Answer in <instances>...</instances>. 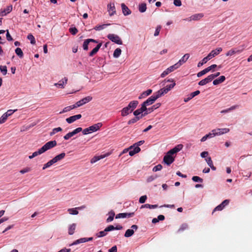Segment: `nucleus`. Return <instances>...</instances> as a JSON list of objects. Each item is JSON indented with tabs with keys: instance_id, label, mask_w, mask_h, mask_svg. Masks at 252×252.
Here are the masks:
<instances>
[{
	"instance_id": "54",
	"label": "nucleus",
	"mask_w": 252,
	"mask_h": 252,
	"mask_svg": "<svg viewBox=\"0 0 252 252\" xmlns=\"http://www.w3.org/2000/svg\"><path fill=\"white\" fill-rule=\"evenodd\" d=\"M183 147V145L182 144H179L173 148L175 150V152L176 153L179 152L180 150L182 149Z\"/></svg>"
},
{
	"instance_id": "60",
	"label": "nucleus",
	"mask_w": 252,
	"mask_h": 252,
	"mask_svg": "<svg viewBox=\"0 0 252 252\" xmlns=\"http://www.w3.org/2000/svg\"><path fill=\"white\" fill-rule=\"evenodd\" d=\"M147 198V197L146 195H143L140 197L139 201L140 203H144L146 201Z\"/></svg>"
},
{
	"instance_id": "17",
	"label": "nucleus",
	"mask_w": 252,
	"mask_h": 252,
	"mask_svg": "<svg viewBox=\"0 0 252 252\" xmlns=\"http://www.w3.org/2000/svg\"><path fill=\"white\" fill-rule=\"evenodd\" d=\"M134 146V145L133 146H130L129 148V155L130 156H133L140 151V148L139 147H133Z\"/></svg>"
},
{
	"instance_id": "18",
	"label": "nucleus",
	"mask_w": 252,
	"mask_h": 252,
	"mask_svg": "<svg viewBox=\"0 0 252 252\" xmlns=\"http://www.w3.org/2000/svg\"><path fill=\"white\" fill-rule=\"evenodd\" d=\"M168 92L169 91H168V89L164 87L160 89L159 91H157L154 94L158 97V98L164 94H167Z\"/></svg>"
},
{
	"instance_id": "16",
	"label": "nucleus",
	"mask_w": 252,
	"mask_h": 252,
	"mask_svg": "<svg viewBox=\"0 0 252 252\" xmlns=\"http://www.w3.org/2000/svg\"><path fill=\"white\" fill-rule=\"evenodd\" d=\"M204 16V15L203 13H197L195 14L194 15H192L190 17H189L188 20L189 21H191L192 20L193 21H197L200 20L201 18H202Z\"/></svg>"
},
{
	"instance_id": "29",
	"label": "nucleus",
	"mask_w": 252,
	"mask_h": 252,
	"mask_svg": "<svg viewBox=\"0 0 252 252\" xmlns=\"http://www.w3.org/2000/svg\"><path fill=\"white\" fill-rule=\"evenodd\" d=\"M152 93V90L151 89H148L146 91L143 92L139 96V99H141L144 98L149 95H150Z\"/></svg>"
},
{
	"instance_id": "5",
	"label": "nucleus",
	"mask_w": 252,
	"mask_h": 252,
	"mask_svg": "<svg viewBox=\"0 0 252 252\" xmlns=\"http://www.w3.org/2000/svg\"><path fill=\"white\" fill-rule=\"evenodd\" d=\"M174 161V157L167 153L163 157V162L167 165H170Z\"/></svg>"
},
{
	"instance_id": "26",
	"label": "nucleus",
	"mask_w": 252,
	"mask_h": 252,
	"mask_svg": "<svg viewBox=\"0 0 252 252\" xmlns=\"http://www.w3.org/2000/svg\"><path fill=\"white\" fill-rule=\"evenodd\" d=\"M212 77H211L210 75H209L206 78L202 79L199 82L198 85L200 86H203L206 85L207 83L211 82L213 80L212 79Z\"/></svg>"
},
{
	"instance_id": "50",
	"label": "nucleus",
	"mask_w": 252,
	"mask_h": 252,
	"mask_svg": "<svg viewBox=\"0 0 252 252\" xmlns=\"http://www.w3.org/2000/svg\"><path fill=\"white\" fill-rule=\"evenodd\" d=\"M28 39L30 41L31 43L34 44L35 43V40L34 36L32 34H29L27 37Z\"/></svg>"
},
{
	"instance_id": "58",
	"label": "nucleus",
	"mask_w": 252,
	"mask_h": 252,
	"mask_svg": "<svg viewBox=\"0 0 252 252\" xmlns=\"http://www.w3.org/2000/svg\"><path fill=\"white\" fill-rule=\"evenodd\" d=\"M31 168L30 167H26L20 171V173L21 174H25L26 173L29 172L31 171Z\"/></svg>"
},
{
	"instance_id": "20",
	"label": "nucleus",
	"mask_w": 252,
	"mask_h": 252,
	"mask_svg": "<svg viewBox=\"0 0 252 252\" xmlns=\"http://www.w3.org/2000/svg\"><path fill=\"white\" fill-rule=\"evenodd\" d=\"M81 117H82V115L81 114L74 115V116H71V117L67 118L66 119V121L68 124H71V123L74 122V121H75L76 120L80 119Z\"/></svg>"
},
{
	"instance_id": "33",
	"label": "nucleus",
	"mask_w": 252,
	"mask_h": 252,
	"mask_svg": "<svg viewBox=\"0 0 252 252\" xmlns=\"http://www.w3.org/2000/svg\"><path fill=\"white\" fill-rule=\"evenodd\" d=\"M160 106V103H157L153 106H152L151 107L148 108V112H147L146 113H148V114L150 113L151 112H153L154 110L157 109Z\"/></svg>"
},
{
	"instance_id": "56",
	"label": "nucleus",
	"mask_w": 252,
	"mask_h": 252,
	"mask_svg": "<svg viewBox=\"0 0 252 252\" xmlns=\"http://www.w3.org/2000/svg\"><path fill=\"white\" fill-rule=\"evenodd\" d=\"M162 168V166L161 164H159L155 166L153 168V171L154 172H157L158 171H160L161 170Z\"/></svg>"
},
{
	"instance_id": "7",
	"label": "nucleus",
	"mask_w": 252,
	"mask_h": 252,
	"mask_svg": "<svg viewBox=\"0 0 252 252\" xmlns=\"http://www.w3.org/2000/svg\"><path fill=\"white\" fill-rule=\"evenodd\" d=\"M222 49L221 48L219 47L216 48L215 50H212L207 56L208 58L211 60L212 58L215 57L217 55H219Z\"/></svg>"
},
{
	"instance_id": "6",
	"label": "nucleus",
	"mask_w": 252,
	"mask_h": 252,
	"mask_svg": "<svg viewBox=\"0 0 252 252\" xmlns=\"http://www.w3.org/2000/svg\"><path fill=\"white\" fill-rule=\"evenodd\" d=\"M217 65L215 64L211 65V66L206 68L204 70L199 72L197 74V77H200L203 76V75L205 74L206 73H207V72H208L209 71L211 70L212 69H214V68H215L216 67H217Z\"/></svg>"
},
{
	"instance_id": "8",
	"label": "nucleus",
	"mask_w": 252,
	"mask_h": 252,
	"mask_svg": "<svg viewBox=\"0 0 252 252\" xmlns=\"http://www.w3.org/2000/svg\"><path fill=\"white\" fill-rule=\"evenodd\" d=\"M107 10L109 13V15L112 16L116 14V8L114 3H109L107 4Z\"/></svg>"
},
{
	"instance_id": "24",
	"label": "nucleus",
	"mask_w": 252,
	"mask_h": 252,
	"mask_svg": "<svg viewBox=\"0 0 252 252\" xmlns=\"http://www.w3.org/2000/svg\"><path fill=\"white\" fill-rule=\"evenodd\" d=\"M200 91L199 90H197L194 92L191 93L190 94H189V97L187 98H184V101L185 102H188L189 100H190L191 99L193 98L194 96L200 94Z\"/></svg>"
},
{
	"instance_id": "59",
	"label": "nucleus",
	"mask_w": 252,
	"mask_h": 252,
	"mask_svg": "<svg viewBox=\"0 0 252 252\" xmlns=\"http://www.w3.org/2000/svg\"><path fill=\"white\" fill-rule=\"evenodd\" d=\"M81 131H82V128L81 127H78L73 130L71 132L72 134H73V135H74L76 134L81 132Z\"/></svg>"
},
{
	"instance_id": "32",
	"label": "nucleus",
	"mask_w": 252,
	"mask_h": 252,
	"mask_svg": "<svg viewBox=\"0 0 252 252\" xmlns=\"http://www.w3.org/2000/svg\"><path fill=\"white\" fill-rule=\"evenodd\" d=\"M80 207L70 208L67 210V211L71 215H77L78 214V211L77 210V209H80Z\"/></svg>"
},
{
	"instance_id": "11",
	"label": "nucleus",
	"mask_w": 252,
	"mask_h": 252,
	"mask_svg": "<svg viewBox=\"0 0 252 252\" xmlns=\"http://www.w3.org/2000/svg\"><path fill=\"white\" fill-rule=\"evenodd\" d=\"M229 131V129L227 128H217L213 130V132H215L216 135H220L226 133Z\"/></svg>"
},
{
	"instance_id": "43",
	"label": "nucleus",
	"mask_w": 252,
	"mask_h": 252,
	"mask_svg": "<svg viewBox=\"0 0 252 252\" xmlns=\"http://www.w3.org/2000/svg\"><path fill=\"white\" fill-rule=\"evenodd\" d=\"M15 53L17 56H18L20 58H22L23 57V53L21 49L20 48H17L15 49Z\"/></svg>"
},
{
	"instance_id": "31",
	"label": "nucleus",
	"mask_w": 252,
	"mask_h": 252,
	"mask_svg": "<svg viewBox=\"0 0 252 252\" xmlns=\"http://www.w3.org/2000/svg\"><path fill=\"white\" fill-rule=\"evenodd\" d=\"M109 216L106 220L107 222H111L113 220L115 214L113 210H111L109 212Z\"/></svg>"
},
{
	"instance_id": "14",
	"label": "nucleus",
	"mask_w": 252,
	"mask_h": 252,
	"mask_svg": "<svg viewBox=\"0 0 252 252\" xmlns=\"http://www.w3.org/2000/svg\"><path fill=\"white\" fill-rule=\"evenodd\" d=\"M90 42L98 43V41L94 39H87L85 40L83 44V48L84 50H88V45Z\"/></svg>"
},
{
	"instance_id": "35",
	"label": "nucleus",
	"mask_w": 252,
	"mask_h": 252,
	"mask_svg": "<svg viewBox=\"0 0 252 252\" xmlns=\"http://www.w3.org/2000/svg\"><path fill=\"white\" fill-rule=\"evenodd\" d=\"M105 157V156H95L91 159V163H94L98 160L104 158Z\"/></svg>"
},
{
	"instance_id": "62",
	"label": "nucleus",
	"mask_w": 252,
	"mask_h": 252,
	"mask_svg": "<svg viewBox=\"0 0 252 252\" xmlns=\"http://www.w3.org/2000/svg\"><path fill=\"white\" fill-rule=\"evenodd\" d=\"M229 203V200L228 199L224 200L223 201L221 202L220 205L222 207V208H224L225 206L227 205Z\"/></svg>"
},
{
	"instance_id": "30",
	"label": "nucleus",
	"mask_w": 252,
	"mask_h": 252,
	"mask_svg": "<svg viewBox=\"0 0 252 252\" xmlns=\"http://www.w3.org/2000/svg\"><path fill=\"white\" fill-rule=\"evenodd\" d=\"M86 242V240L85 238H81L78 240H75L74 242H73L71 244H70L69 246H73L75 245H77L80 243H83Z\"/></svg>"
},
{
	"instance_id": "46",
	"label": "nucleus",
	"mask_w": 252,
	"mask_h": 252,
	"mask_svg": "<svg viewBox=\"0 0 252 252\" xmlns=\"http://www.w3.org/2000/svg\"><path fill=\"white\" fill-rule=\"evenodd\" d=\"M56 145L57 142L55 140L49 141L48 143V149L52 148L56 146Z\"/></svg>"
},
{
	"instance_id": "44",
	"label": "nucleus",
	"mask_w": 252,
	"mask_h": 252,
	"mask_svg": "<svg viewBox=\"0 0 252 252\" xmlns=\"http://www.w3.org/2000/svg\"><path fill=\"white\" fill-rule=\"evenodd\" d=\"M65 156V154L64 153H62L57 156H56L54 158L57 161H60L63 159Z\"/></svg>"
},
{
	"instance_id": "21",
	"label": "nucleus",
	"mask_w": 252,
	"mask_h": 252,
	"mask_svg": "<svg viewBox=\"0 0 252 252\" xmlns=\"http://www.w3.org/2000/svg\"><path fill=\"white\" fill-rule=\"evenodd\" d=\"M123 13L124 15L126 16L131 14V11L128 7L126 5L125 3L121 4Z\"/></svg>"
},
{
	"instance_id": "42",
	"label": "nucleus",
	"mask_w": 252,
	"mask_h": 252,
	"mask_svg": "<svg viewBox=\"0 0 252 252\" xmlns=\"http://www.w3.org/2000/svg\"><path fill=\"white\" fill-rule=\"evenodd\" d=\"M209 60V59L208 58L207 56L204 58L201 61H200L197 64V66L198 67L201 66L204 63H206Z\"/></svg>"
},
{
	"instance_id": "49",
	"label": "nucleus",
	"mask_w": 252,
	"mask_h": 252,
	"mask_svg": "<svg viewBox=\"0 0 252 252\" xmlns=\"http://www.w3.org/2000/svg\"><path fill=\"white\" fill-rule=\"evenodd\" d=\"M69 32L72 34L75 35L78 32L77 28L75 27H71L69 29Z\"/></svg>"
},
{
	"instance_id": "37",
	"label": "nucleus",
	"mask_w": 252,
	"mask_h": 252,
	"mask_svg": "<svg viewBox=\"0 0 252 252\" xmlns=\"http://www.w3.org/2000/svg\"><path fill=\"white\" fill-rule=\"evenodd\" d=\"M110 24H103L101 25H97L94 28V29L96 31H100L104 28H105L107 26L110 25Z\"/></svg>"
},
{
	"instance_id": "34",
	"label": "nucleus",
	"mask_w": 252,
	"mask_h": 252,
	"mask_svg": "<svg viewBox=\"0 0 252 252\" xmlns=\"http://www.w3.org/2000/svg\"><path fill=\"white\" fill-rule=\"evenodd\" d=\"M147 9L146 4L145 3H142L139 5V11L140 12H144Z\"/></svg>"
},
{
	"instance_id": "45",
	"label": "nucleus",
	"mask_w": 252,
	"mask_h": 252,
	"mask_svg": "<svg viewBox=\"0 0 252 252\" xmlns=\"http://www.w3.org/2000/svg\"><path fill=\"white\" fill-rule=\"evenodd\" d=\"M62 131V128L60 127L54 128L52 131L50 133V135L52 136L58 132Z\"/></svg>"
},
{
	"instance_id": "63",
	"label": "nucleus",
	"mask_w": 252,
	"mask_h": 252,
	"mask_svg": "<svg viewBox=\"0 0 252 252\" xmlns=\"http://www.w3.org/2000/svg\"><path fill=\"white\" fill-rule=\"evenodd\" d=\"M229 203V200L228 199L224 200L223 201L221 202L220 205L222 207V208H224L225 206L227 205Z\"/></svg>"
},
{
	"instance_id": "27",
	"label": "nucleus",
	"mask_w": 252,
	"mask_h": 252,
	"mask_svg": "<svg viewBox=\"0 0 252 252\" xmlns=\"http://www.w3.org/2000/svg\"><path fill=\"white\" fill-rule=\"evenodd\" d=\"M225 80V77L224 76H221L219 78L215 79L213 81V84L214 85H217L219 84H220L223 82Z\"/></svg>"
},
{
	"instance_id": "41",
	"label": "nucleus",
	"mask_w": 252,
	"mask_h": 252,
	"mask_svg": "<svg viewBox=\"0 0 252 252\" xmlns=\"http://www.w3.org/2000/svg\"><path fill=\"white\" fill-rule=\"evenodd\" d=\"M0 71L2 75H5L7 72V67L5 65H0Z\"/></svg>"
},
{
	"instance_id": "4",
	"label": "nucleus",
	"mask_w": 252,
	"mask_h": 252,
	"mask_svg": "<svg viewBox=\"0 0 252 252\" xmlns=\"http://www.w3.org/2000/svg\"><path fill=\"white\" fill-rule=\"evenodd\" d=\"M93 99V97L91 96H86L79 101H77L75 104L76 107H78L82 106L83 105L91 101Z\"/></svg>"
},
{
	"instance_id": "25",
	"label": "nucleus",
	"mask_w": 252,
	"mask_h": 252,
	"mask_svg": "<svg viewBox=\"0 0 252 252\" xmlns=\"http://www.w3.org/2000/svg\"><path fill=\"white\" fill-rule=\"evenodd\" d=\"M102 125L101 123H98L97 124H94L89 127V130H90L91 132L96 131L100 128Z\"/></svg>"
},
{
	"instance_id": "64",
	"label": "nucleus",
	"mask_w": 252,
	"mask_h": 252,
	"mask_svg": "<svg viewBox=\"0 0 252 252\" xmlns=\"http://www.w3.org/2000/svg\"><path fill=\"white\" fill-rule=\"evenodd\" d=\"M98 50L95 47L93 49V50L90 52L89 56L91 57L93 56L94 55H95L97 52Z\"/></svg>"
},
{
	"instance_id": "38",
	"label": "nucleus",
	"mask_w": 252,
	"mask_h": 252,
	"mask_svg": "<svg viewBox=\"0 0 252 252\" xmlns=\"http://www.w3.org/2000/svg\"><path fill=\"white\" fill-rule=\"evenodd\" d=\"M168 82H173L172 84H170L169 85H166L165 88L168 89V91H169L172 89L176 85L175 82L174 81L173 79H169L167 80Z\"/></svg>"
},
{
	"instance_id": "19",
	"label": "nucleus",
	"mask_w": 252,
	"mask_h": 252,
	"mask_svg": "<svg viewBox=\"0 0 252 252\" xmlns=\"http://www.w3.org/2000/svg\"><path fill=\"white\" fill-rule=\"evenodd\" d=\"M148 114V113H144V114H142L140 116H135V117L131 119L129 121H128L127 123L128 125H131L134 124L139 121L140 119H141L143 117L145 116Z\"/></svg>"
},
{
	"instance_id": "36",
	"label": "nucleus",
	"mask_w": 252,
	"mask_h": 252,
	"mask_svg": "<svg viewBox=\"0 0 252 252\" xmlns=\"http://www.w3.org/2000/svg\"><path fill=\"white\" fill-rule=\"evenodd\" d=\"M121 53H122L121 49L119 48H117V49H116L115 50V51L114 52L113 57L114 58H117L120 56Z\"/></svg>"
},
{
	"instance_id": "12",
	"label": "nucleus",
	"mask_w": 252,
	"mask_h": 252,
	"mask_svg": "<svg viewBox=\"0 0 252 252\" xmlns=\"http://www.w3.org/2000/svg\"><path fill=\"white\" fill-rule=\"evenodd\" d=\"M68 79L66 77H64L62 80L59 81L57 83H55L54 86L59 88H64L65 84H67Z\"/></svg>"
},
{
	"instance_id": "47",
	"label": "nucleus",
	"mask_w": 252,
	"mask_h": 252,
	"mask_svg": "<svg viewBox=\"0 0 252 252\" xmlns=\"http://www.w3.org/2000/svg\"><path fill=\"white\" fill-rule=\"evenodd\" d=\"M107 234L106 231H105V229L103 231H101L98 233H97L95 235L97 237H102L106 236Z\"/></svg>"
},
{
	"instance_id": "40",
	"label": "nucleus",
	"mask_w": 252,
	"mask_h": 252,
	"mask_svg": "<svg viewBox=\"0 0 252 252\" xmlns=\"http://www.w3.org/2000/svg\"><path fill=\"white\" fill-rule=\"evenodd\" d=\"M158 207V205L157 204L155 205H151L149 204H146L141 206V208H147L149 209H155Z\"/></svg>"
},
{
	"instance_id": "10",
	"label": "nucleus",
	"mask_w": 252,
	"mask_h": 252,
	"mask_svg": "<svg viewBox=\"0 0 252 252\" xmlns=\"http://www.w3.org/2000/svg\"><path fill=\"white\" fill-rule=\"evenodd\" d=\"M134 215V212L132 213H123L117 214L115 217L116 219L126 218L132 217Z\"/></svg>"
},
{
	"instance_id": "13",
	"label": "nucleus",
	"mask_w": 252,
	"mask_h": 252,
	"mask_svg": "<svg viewBox=\"0 0 252 252\" xmlns=\"http://www.w3.org/2000/svg\"><path fill=\"white\" fill-rule=\"evenodd\" d=\"M158 99V97L156 95L154 94L153 95L149 97L144 103L146 105V106H149L153 104L155 101Z\"/></svg>"
},
{
	"instance_id": "39",
	"label": "nucleus",
	"mask_w": 252,
	"mask_h": 252,
	"mask_svg": "<svg viewBox=\"0 0 252 252\" xmlns=\"http://www.w3.org/2000/svg\"><path fill=\"white\" fill-rule=\"evenodd\" d=\"M179 67V66H178V65L177 63H175V64H174V65L170 66L168 68H167V71H168L169 73H170V72L173 71L174 70L178 68Z\"/></svg>"
},
{
	"instance_id": "9",
	"label": "nucleus",
	"mask_w": 252,
	"mask_h": 252,
	"mask_svg": "<svg viewBox=\"0 0 252 252\" xmlns=\"http://www.w3.org/2000/svg\"><path fill=\"white\" fill-rule=\"evenodd\" d=\"M131 228H132L131 229H128L126 231L125 237H129L131 236L134 232L133 229H135V230H137L138 229V226L135 224H133L131 226Z\"/></svg>"
},
{
	"instance_id": "15",
	"label": "nucleus",
	"mask_w": 252,
	"mask_h": 252,
	"mask_svg": "<svg viewBox=\"0 0 252 252\" xmlns=\"http://www.w3.org/2000/svg\"><path fill=\"white\" fill-rule=\"evenodd\" d=\"M12 10V6L9 5L6 7V8L1 9L0 10V16H4L6 15L8 13H10Z\"/></svg>"
},
{
	"instance_id": "23",
	"label": "nucleus",
	"mask_w": 252,
	"mask_h": 252,
	"mask_svg": "<svg viewBox=\"0 0 252 252\" xmlns=\"http://www.w3.org/2000/svg\"><path fill=\"white\" fill-rule=\"evenodd\" d=\"M189 54H186L176 63L180 67L182 64L186 63L189 57Z\"/></svg>"
},
{
	"instance_id": "61",
	"label": "nucleus",
	"mask_w": 252,
	"mask_h": 252,
	"mask_svg": "<svg viewBox=\"0 0 252 252\" xmlns=\"http://www.w3.org/2000/svg\"><path fill=\"white\" fill-rule=\"evenodd\" d=\"M161 28V27L160 26H157L154 33V35L155 36H158L159 34Z\"/></svg>"
},
{
	"instance_id": "28",
	"label": "nucleus",
	"mask_w": 252,
	"mask_h": 252,
	"mask_svg": "<svg viewBox=\"0 0 252 252\" xmlns=\"http://www.w3.org/2000/svg\"><path fill=\"white\" fill-rule=\"evenodd\" d=\"M76 227V223H72L70 224L68 227V233L69 235H72L74 234Z\"/></svg>"
},
{
	"instance_id": "1",
	"label": "nucleus",
	"mask_w": 252,
	"mask_h": 252,
	"mask_svg": "<svg viewBox=\"0 0 252 252\" xmlns=\"http://www.w3.org/2000/svg\"><path fill=\"white\" fill-rule=\"evenodd\" d=\"M138 104V101L137 100L130 101L127 106L124 107L121 110V115L123 117L127 116L136 108Z\"/></svg>"
},
{
	"instance_id": "55",
	"label": "nucleus",
	"mask_w": 252,
	"mask_h": 252,
	"mask_svg": "<svg viewBox=\"0 0 252 252\" xmlns=\"http://www.w3.org/2000/svg\"><path fill=\"white\" fill-rule=\"evenodd\" d=\"M192 180L195 182L202 183L203 182V179L198 176H193Z\"/></svg>"
},
{
	"instance_id": "3",
	"label": "nucleus",
	"mask_w": 252,
	"mask_h": 252,
	"mask_svg": "<svg viewBox=\"0 0 252 252\" xmlns=\"http://www.w3.org/2000/svg\"><path fill=\"white\" fill-rule=\"evenodd\" d=\"M107 38L110 40L111 41L119 44L122 45L123 44V42L120 37L114 34H109L107 36Z\"/></svg>"
},
{
	"instance_id": "22",
	"label": "nucleus",
	"mask_w": 252,
	"mask_h": 252,
	"mask_svg": "<svg viewBox=\"0 0 252 252\" xmlns=\"http://www.w3.org/2000/svg\"><path fill=\"white\" fill-rule=\"evenodd\" d=\"M243 51V49H238L237 48H233L228 51L226 54V56H231L236 53H240Z\"/></svg>"
},
{
	"instance_id": "48",
	"label": "nucleus",
	"mask_w": 252,
	"mask_h": 252,
	"mask_svg": "<svg viewBox=\"0 0 252 252\" xmlns=\"http://www.w3.org/2000/svg\"><path fill=\"white\" fill-rule=\"evenodd\" d=\"M8 117L4 113L0 118V124H2L6 122Z\"/></svg>"
},
{
	"instance_id": "57",
	"label": "nucleus",
	"mask_w": 252,
	"mask_h": 252,
	"mask_svg": "<svg viewBox=\"0 0 252 252\" xmlns=\"http://www.w3.org/2000/svg\"><path fill=\"white\" fill-rule=\"evenodd\" d=\"M143 112L140 109H138L134 111L133 114L135 116H140V115L143 114Z\"/></svg>"
},
{
	"instance_id": "51",
	"label": "nucleus",
	"mask_w": 252,
	"mask_h": 252,
	"mask_svg": "<svg viewBox=\"0 0 252 252\" xmlns=\"http://www.w3.org/2000/svg\"><path fill=\"white\" fill-rule=\"evenodd\" d=\"M75 108H76V107L75 104L72 105H70V106H69L65 107L63 109V112H66L69 111L70 110L73 109Z\"/></svg>"
},
{
	"instance_id": "52",
	"label": "nucleus",
	"mask_w": 252,
	"mask_h": 252,
	"mask_svg": "<svg viewBox=\"0 0 252 252\" xmlns=\"http://www.w3.org/2000/svg\"><path fill=\"white\" fill-rule=\"evenodd\" d=\"M188 227V225L186 223H184L181 225L179 229H178V232H181L183 231L186 229H187Z\"/></svg>"
},
{
	"instance_id": "2",
	"label": "nucleus",
	"mask_w": 252,
	"mask_h": 252,
	"mask_svg": "<svg viewBox=\"0 0 252 252\" xmlns=\"http://www.w3.org/2000/svg\"><path fill=\"white\" fill-rule=\"evenodd\" d=\"M47 151V143L45 144L43 146H42L41 148L38 149L37 151L33 152L31 156H29V158L30 159H32L33 158L39 156L44 152Z\"/></svg>"
},
{
	"instance_id": "53",
	"label": "nucleus",
	"mask_w": 252,
	"mask_h": 252,
	"mask_svg": "<svg viewBox=\"0 0 252 252\" xmlns=\"http://www.w3.org/2000/svg\"><path fill=\"white\" fill-rule=\"evenodd\" d=\"M143 112H148V108H147L146 105L143 102L141 104V107L139 108Z\"/></svg>"
}]
</instances>
